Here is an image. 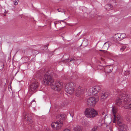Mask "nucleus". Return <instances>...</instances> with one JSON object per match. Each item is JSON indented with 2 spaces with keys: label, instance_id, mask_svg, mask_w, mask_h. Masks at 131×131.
Listing matches in <instances>:
<instances>
[{
  "label": "nucleus",
  "instance_id": "17",
  "mask_svg": "<svg viewBox=\"0 0 131 131\" xmlns=\"http://www.w3.org/2000/svg\"><path fill=\"white\" fill-rule=\"evenodd\" d=\"M112 112L114 116L118 115L117 109L114 106L112 107Z\"/></svg>",
  "mask_w": 131,
  "mask_h": 131
},
{
  "label": "nucleus",
  "instance_id": "22",
  "mask_svg": "<svg viewBox=\"0 0 131 131\" xmlns=\"http://www.w3.org/2000/svg\"><path fill=\"white\" fill-rule=\"evenodd\" d=\"M120 37H121V40L125 38L126 37V35L125 34H119Z\"/></svg>",
  "mask_w": 131,
  "mask_h": 131
},
{
  "label": "nucleus",
  "instance_id": "7",
  "mask_svg": "<svg viewBox=\"0 0 131 131\" xmlns=\"http://www.w3.org/2000/svg\"><path fill=\"white\" fill-rule=\"evenodd\" d=\"M35 81L33 82L29 86V90L30 92H36L38 86V84L36 81L35 79H34Z\"/></svg>",
  "mask_w": 131,
  "mask_h": 131
},
{
  "label": "nucleus",
  "instance_id": "21",
  "mask_svg": "<svg viewBox=\"0 0 131 131\" xmlns=\"http://www.w3.org/2000/svg\"><path fill=\"white\" fill-rule=\"evenodd\" d=\"M1 12L2 14H3L4 16H5V14L7 13L6 10L4 8H2L1 9Z\"/></svg>",
  "mask_w": 131,
  "mask_h": 131
},
{
  "label": "nucleus",
  "instance_id": "9",
  "mask_svg": "<svg viewBox=\"0 0 131 131\" xmlns=\"http://www.w3.org/2000/svg\"><path fill=\"white\" fill-rule=\"evenodd\" d=\"M123 119L122 117L119 115H117L114 116L113 122L117 123L119 126L122 124Z\"/></svg>",
  "mask_w": 131,
  "mask_h": 131
},
{
  "label": "nucleus",
  "instance_id": "30",
  "mask_svg": "<svg viewBox=\"0 0 131 131\" xmlns=\"http://www.w3.org/2000/svg\"><path fill=\"white\" fill-rule=\"evenodd\" d=\"M69 60L68 59H66L65 60H63V62H68Z\"/></svg>",
  "mask_w": 131,
  "mask_h": 131
},
{
  "label": "nucleus",
  "instance_id": "33",
  "mask_svg": "<svg viewBox=\"0 0 131 131\" xmlns=\"http://www.w3.org/2000/svg\"><path fill=\"white\" fill-rule=\"evenodd\" d=\"M63 131H70L69 129H66L64 130Z\"/></svg>",
  "mask_w": 131,
  "mask_h": 131
},
{
  "label": "nucleus",
  "instance_id": "4",
  "mask_svg": "<svg viewBox=\"0 0 131 131\" xmlns=\"http://www.w3.org/2000/svg\"><path fill=\"white\" fill-rule=\"evenodd\" d=\"M85 114L86 117L89 118H93L97 114L96 111L93 108H87L85 112Z\"/></svg>",
  "mask_w": 131,
  "mask_h": 131
},
{
  "label": "nucleus",
  "instance_id": "15",
  "mask_svg": "<svg viewBox=\"0 0 131 131\" xmlns=\"http://www.w3.org/2000/svg\"><path fill=\"white\" fill-rule=\"evenodd\" d=\"M119 126L120 131H127V127L126 125L122 124Z\"/></svg>",
  "mask_w": 131,
  "mask_h": 131
},
{
  "label": "nucleus",
  "instance_id": "25",
  "mask_svg": "<svg viewBox=\"0 0 131 131\" xmlns=\"http://www.w3.org/2000/svg\"><path fill=\"white\" fill-rule=\"evenodd\" d=\"M126 48L125 46H123L120 49V50L121 51H123Z\"/></svg>",
  "mask_w": 131,
  "mask_h": 131
},
{
  "label": "nucleus",
  "instance_id": "3",
  "mask_svg": "<svg viewBox=\"0 0 131 131\" xmlns=\"http://www.w3.org/2000/svg\"><path fill=\"white\" fill-rule=\"evenodd\" d=\"M75 88V83L69 82L66 84L65 91L66 93L71 94L74 92Z\"/></svg>",
  "mask_w": 131,
  "mask_h": 131
},
{
  "label": "nucleus",
  "instance_id": "26",
  "mask_svg": "<svg viewBox=\"0 0 131 131\" xmlns=\"http://www.w3.org/2000/svg\"><path fill=\"white\" fill-rule=\"evenodd\" d=\"M18 2L19 1L18 0H15L13 1L14 4L15 5H17Z\"/></svg>",
  "mask_w": 131,
  "mask_h": 131
},
{
  "label": "nucleus",
  "instance_id": "23",
  "mask_svg": "<svg viewBox=\"0 0 131 131\" xmlns=\"http://www.w3.org/2000/svg\"><path fill=\"white\" fill-rule=\"evenodd\" d=\"M65 116V115L64 114H61L59 117V118L61 119H63Z\"/></svg>",
  "mask_w": 131,
  "mask_h": 131
},
{
  "label": "nucleus",
  "instance_id": "5",
  "mask_svg": "<svg viewBox=\"0 0 131 131\" xmlns=\"http://www.w3.org/2000/svg\"><path fill=\"white\" fill-rule=\"evenodd\" d=\"M100 90V88L99 86H94L89 89L87 94L88 96H91L98 93Z\"/></svg>",
  "mask_w": 131,
  "mask_h": 131
},
{
  "label": "nucleus",
  "instance_id": "27",
  "mask_svg": "<svg viewBox=\"0 0 131 131\" xmlns=\"http://www.w3.org/2000/svg\"><path fill=\"white\" fill-rule=\"evenodd\" d=\"M97 128V126H94L92 129L91 131H95L96 130Z\"/></svg>",
  "mask_w": 131,
  "mask_h": 131
},
{
  "label": "nucleus",
  "instance_id": "2",
  "mask_svg": "<svg viewBox=\"0 0 131 131\" xmlns=\"http://www.w3.org/2000/svg\"><path fill=\"white\" fill-rule=\"evenodd\" d=\"M119 96L116 99L115 104L117 105H120L123 103L127 104L130 101V98L127 95L125 92L121 91L119 93Z\"/></svg>",
  "mask_w": 131,
  "mask_h": 131
},
{
  "label": "nucleus",
  "instance_id": "10",
  "mask_svg": "<svg viewBox=\"0 0 131 131\" xmlns=\"http://www.w3.org/2000/svg\"><path fill=\"white\" fill-rule=\"evenodd\" d=\"M24 116L26 120L27 121V124H31L33 122V120L32 119L31 115L28 113H25Z\"/></svg>",
  "mask_w": 131,
  "mask_h": 131
},
{
  "label": "nucleus",
  "instance_id": "35",
  "mask_svg": "<svg viewBox=\"0 0 131 131\" xmlns=\"http://www.w3.org/2000/svg\"><path fill=\"white\" fill-rule=\"evenodd\" d=\"M48 44H47L46 45V46L47 47V48H46V49H47V48H48Z\"/></svg>",
  "mask_w": 131,
  "mask_h": 131
},
{
  "label": "nucleus",
  "instance_id": "34",
  "mask_svg": "<svg viewBox=\"0 0 131 131\" xmlns=\"http://www.w3.org/2000/svg\"><path fill=\"white\" fill-rule=\"evenodd\" d=\"M46 131H49V129L48 128H46Z\"/></svg>",
  "mask_w": 131,
  "mask_h": 131
},
{
  "label": "nucleus",
  "instance_id": "31",
  "mask_svg": "<svg viewBox=\"0 0 131 131\" xmlns=\"http://www.w3.org/2000/svg\"><path fill=\"white\" fill-rule=\"evenodd\" d=\"M75 60V59H72L71 60H70V62H74V61Z\"/></svg>",
  "mask_w": 131,
  "mask_h": 131
},
{
  "label": "nucleus",
  "instance_id": "11",
  "mask_svg": "<svg viewBox=\"0 0 131 131\" xmlns=\"http://www.w3.org/2000/svg\"><path fill=\"white\" fill-rule=\"evenodd\" d=\"M85 91V90L83 88L79 87L76 89L75 94L77 96L81 94H83Z\"/></svg>",
  "mask_w": 131,
  "mask_h": 131
},
{
  "label": "nucleus",
  "instance_id": "36",
  "mask_svg": "<svg viewBox=\"0 0 131 131\" xmlns=\"http://www.w3.org/2000/svg\"><path fill=\"white\" fill-rule=\"evenodd\" d=\"M104 112H103L102 113V115H103L104 114Z\"/></svg>",
  "mask_w": 131,
  "mask_h": 131
},
{
  "label": "nucleus",
  "instance_id": "1",
  "mask_svg": "<svg viewBox=\"0 0 131 131\" xmlns=\"http://www.w3.org/2000/svg\"><path fill=\"white\" fill-rule=\"evenodd\" d=\"M49 74L47 72L44 75L43 80L45 83L48 84L50 83L52 88L55 91L61 90L63 87L62 83L59 81L54 82V80Z\"/></svg>",
  "mask_w": 131,
  "mask_h": 131
},
{
  "label": "nucleus",
  "instance_id": "6",
  "mask_svg": "<svg viewBox=\"0 0 131 131\" xmlns=\"http://www.w3.org/2000/svg\"><path fill=\"white\" fill-rule=\"evenodd\" d=\"M98 100V99L94 97H91L87 100V104L89 106L94 107Z\"/></svg>",
  "mask_w": 131,
  "mask_h": 131
},
{
  "label": "nucleus",
  "instance_id": "18",
  "mask_svg": "<svg viewBox=\"0 0 131 131\" xmlns=\"http://www.w3.org/2000/svg\"><path fill=\"white\" fill-rule=\"evenodd\" d=\"M83 128L82 126H77L73 128L74 131H82Z\"/></svg>",
  "mask_w": 131,
  "mask_h": 131
},
{
  "label": "nucleus",
  "instance_id": "28",
  "mask_svg": "<svg viewBox=\"0 0 131 131\" xmlns=\"http://www.w3.org/2000/svg\"><path fill=\"white\" fill-rule=\"evenodd\" d=\"M57 10L59 12H64V13H65L64 11L62 9H58ZM64 14H65V13H64Z\"/></svg>",
  "mask_w": 131,
  "mask_h": 131
},
{
  "label": "nucleus",
  "instance_id": "29",
  "mask_svg": "<svg viewBox=\"0 0 131 131\" xmlns=\"http://www.w3.org/2000/svg\"><path fill=\"white\" fill-rule=\"evenodd\" d=\"M0 131H4L3 127L1 125H0Z\"/></svg>",
  "mask_w": 131,
  "mask_h": 131
},
{
  "label": "nucleus",
  "instance_id": "37",
  "mask_svg": "<svg viewBox=\"0 0 131 131\" xmlns=\"http://www.w3.org/2000/svg\"><path fill=\"white\" fill-rule=\"evenodd\" d=\"M32 102H35V100H33V101H32Z\"/></svg>",
  "mask_w": 131,
  "mask_h": 131
},
{
  "label": "nucleus",
  "instance_id": "32",
  "mask_svg": "<svg viewBox=\"0 0 131 131\" xmlns=\"http://www.w3.org/2000/svg\"><path fill=\"white\" fill-rule=\"evenodd\" d=\"M3 80L5 82V84H6V80L5 78H4L3 79Z\"/></svg>",
  "mask_w": 131,
  "mask_h": 131
},
{
  "label": "nucleus",
  "instance_id": "20",
  "mask_svg": "<svg viewBox=\"0 0 131 131\" xmlns=\"http://www.w3.org/2000/svg\"><path fill=\"white\" fill-rule=\"evenodd\" d=\"M112 7L113 6L110 4H107L105 6V8L107 10L111 9Z\"/></svg>",
  "mask_w": 131,
  "mask_h": 131
},
{
  "label": "nucleus",
  "instance_id": "16",
  "mask_svg": "<svg viewBox=\"0 0 131 131\" xmlns=\"http://www.w3.org/2000/svg\"><path fill=\"white\" fill-rule=\"evenodd\" d=\"M104 70L106 72L110 73L112 71V66H107L105 67Z\"/></svg>",
  "mask_w": 131,
  "mask_h": 131
},
{
  "label": "nucleus",
  "instance_id": "13",
  "mask_svg": "<svg viewBox=\"0 0 131 131\" xmlns=\"http://www.w3.org/2000/svg\"><path fill=\"white\" fill-rule=\"evenodd\" d=\"M110 43L109 42H107L105 43L103 47V49H104L105 50H101L100 51L105 52L108 49L110 46Z\"/></svg>",
  "mask_w": 131,
  "mask_h": 131
},
{
  "label": "nucleus",
  "instance_id": "12",
  "mask_svg": "<svg viewBox=\"0 0 131 131\" xmlns=\"http://www.w3.org/2000/svg\"><path fill=\"white\" fill-rule=\"evenodd\" d=\"M109 94L108 92H104L103 93L101 97V100L102 101L104 100L106 98L109 96Z\"/></svg>",
  "mask_w": 131,
  "mask_h": 131
},
{
  "label": "nucleus",
  "instance_id": "14",
  "mask_svg": "<svg viewBox=\"0 0 131 131\" xmlns=\"http://www.w3.org/2000/svg\"><path fill=\"white\" fill-rule=\"evenodd\" d=\"M113 40L116 42L121 41V39L120 37L119 34H116L114 37Z\"/></svg>",
  "mask_w": 131,
  "mask_h": 131
},
{
  "label": "nucleus",
  "instance_id": "24",
  "mask_svg": "<svg viewBox=\"0 0 131 131\" xmlns=\"http://www.w3.org/2000/svg\"><path fill=\"white\" fill-rule=\"evenodd\" d=\"M4 67V64L3 63H0V71L3 70Z\"/></svg>",
  "mask_w": 131,
  "mask_h": 131
},
{
  "label": "nucleus",
  "instance_id": "8",
  "mask_svg": "<svg viewBox=\"0 0 131 131\" xmlns=\"http://www.w3.org/2000/svg\"><path fill=\"white\" fill-rule=\"evenodd\" d=\"M63 123L61 121H57L52 123L51 125L52 127L54 129L58 130L60 129L62 126Z\"/></svg>",
  "mask_w": 131,
  "mask_h": 131
},
{
  "label": "nucleus",
  "instance_id": "19",
  "mask_svg": "<svg viewBox=\"0 0 131 131\" xmlns=\"http://www.w3.org/2000/svg\"><path fill=\"white\" fill-rule=\"evenodd\" d=\"M129 102L127 104H125L124 107L125 108L131 110V103L128 104Z\"/></svg>",
  "mask_w": 131,
  "mask_h": 131
}]
</instances>
